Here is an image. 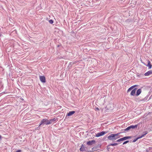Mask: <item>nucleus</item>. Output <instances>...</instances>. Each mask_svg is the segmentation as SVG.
Returning a JSON list of instances; mask_svg holds the SVG:
<instances>
[{
	"label": "nucleus",
	"mask_w": 152,
	"mask_h": 152,
	"mask_svg": "<svg viewBox=\"0 0 152 152\" xmlns=\"http://www.w3.org/2000/svg\"><path fill=\"white\" fill-rule=\"evenodd\" d=\"M121 133H117L116 134H112L107 137V138L108 140L113 141H114L118 138L120 137L119 135Z\"/></svg>",
	"instance_id": "obj_1"
},
{
	"label": "nucleus",
	"mask_w": 152,
	"mask_h": 152,
	"mask_svg": "<svg viewBox=\"0 0 152 152\" xmlns=\"http://www.w3.org/2000/svg\"><path fill=\"white\" fill-rule=\"evenodd\" d=\"M137 125H135L134 126V125H132L128 127H127L125 129H124V131H128L131 129H134L135 128H137Z\"/></svg>",
	"instance_id": "obj_2"
},
{
	"label": "nucleus",
	"mask_w": 152,
	"mask_h": 152,
	"mask_svg": "<svg viewBox=\"0 0 152 152\" xmlns=\"http://www.w3.org/2000/svg\"><path fill=\"white\" fill-rule=\"evenodd\" d=\"M107 133V132H104L102 131L101 132L98 133L96 135V137H98L101 136H102L106 134Z\"/></svg>",
	"instance_id": "obj_3"
},
{
	"label": "nucleus",
	"mask_w": 152,
	"mask_h": 152,
	"mask_svg": "<svg viewBox=\"0 0 152 152\" xmlns=\"http://www.w3.org/2000/svg\"><path fill=\"white\" fill-rule=\"evenodd\" d=\"M48 120L47 119H43L41 121V123L39 124V126L42 124H45L46 125H48L47 123H48Z\"/></svg>",
	"instance_id": "obj_4"
},
{
	"label": "nucleus",
	"mask_w": 152,
	"mask_h": 152,
	"mask_svg": "<svg viewBox=\"0 0 152 152\" xmlns=\"http://www.w3.org/2000/svg\"><path fill=\"white\" fill-rule=\"evenodd\" d=\"M95 142V141L94 140H93L91 141H88L87 142V144L88 145H91L92 144H94Z\"/></svg>",
	"instance_id": "obj_5"
},
{
	"label": "nucleus",
	"mask_w": 152,
	"mask_h": 152,
	"mask_svg": "<svg viewBox=\"0 0 152 152\" xmlns=\"http://www.w3.org/2000/svg\"><path fill=\"white\" fill-rule=\"evenodd\" d=\"M39 79L40 80L42 83L45 82V78L44 76H40Z\"/></svg>",
	"instance_id": "obj_6"
},
{
	"label": "nucleus",
	"mask_w": 152,
	"mask_h": 152,
	"mask_svg": "<svg viewBox=\"0 0 152 152\" xmlns=\"http://www.w3.org/2000/svg\"><path fill=\"white\" fill-rule=\"evenodd\" d=\"M152 74V71L150 70L145 73L144 75L146 76H148Z\"/></svg>",
	"instance_id": "obj_7"
},
{
	"label": "nucleus",
	"mask_w": 152,
	"mask_h": 152,
	"mask_svg": "<svg viewBox=\"0 0 152 152\" xmlns=\"http://www.w3.org/2000/svg\"><path fill=\"white\" fill-rule=\"evenodd\" d=\"M136 88H135L131 92L130 94L131 95L134 96L135 95V92L136 91Z\"/></svg>",
	"instance_id": "obj_8"
},
{
	"label": "nucleus",
	"mask_w": 152,
	"mask_h": 152,
	"mask_svg": "<svg viewBox=\"0 0 152 152\" xmlns=\"http://www.w3.org/2000/svg\"><path fill=\"white\" fill-rule=\"evenodd\" d=\"M75 113V111H70L67 114V115L68 116H71L74 114Z\"/></svg>",
	"instance_id": "obj_9"
},
{
	"label": "nucleus",
	"mask_w": 152,
	"mask_h": 152,
	"mask_svg": "<svg viewBox=\"0 0 152 152\" xmlns=\"http://www.w3.org/2000/svg\"><path fill=\"white\" fill-rule=\"evenodd\" d=\"M141 91H142L141 89H138L137 91V93H136V96H139L140 94L141 93Z\"/></svg>",
	"instance_id": "obj_10"
},
{
	"label": "nucleus",
	"mask_w": 152,
	"mask_h": 152,
	"mask_svg": "<svg viewBox=\"0 0 152 152\" xmlns=\"http://www.w3.org/2000/svg\"><path fill=\"white\" fill-rule=\"evenodd\" d=\"M146 66L148 67L149 69H150L151 68L152 65L151 64V62L150 61H148V63Z\"/></svg>",
	"instance_id": "obj_11"
},
{
	"label": "nucleus",
	"mask_w": 152,
	"mask_h": 152,
	"mask_svg": "<svg viewBox=\"0 0 152 152\" xmlns=\"http://www.w3.org/2000/svg\"><path fill=\"white\" fill-rule=\"evenodd\" d=\"M123 138V140H126L128 139H130L131 138V136H126L125 137Z\"/></svg>",
	"instance_id": "obj_12"
},
{
	"label": "nucleus",
	"mask_w": 152,
	"mask_h": 152,
	"mask_svg": "<svg viewBox=\"0 0 152 152\" xmlns=\"http://www.w3.org/2000/svg\"><path fill=\"white\" fill-rule=\"evenodd\" d=\"M148 133V132L146 131L144 132L143 133V134L141 136H140V137L141 138H142L145 135L147 134Z\"/></svg>",
	"instance_id": "obj_13"
},
{
	"label": "nucleus",
	"mask_w": 152,
	"mask_h": 152,
	"mask_svg": "<svg viewBox=\"0 0 152 152\" xmlns=\"http://www.w3.org/2000/svg\"><path fill=\"white\" fill-rule=\"evenodd\" d=\"M52 119H51L49 120H48V123H47V124H51L53 121H52Z\"/></svg>",
	"instance_id": "obj_14"
},
{
	"label": "nucleus",
	"mask_w": 152,
	"mask_h": 152,
	"mask_svg": "<svg viewBox=\"0 0 152 152\" xmlns=\"http://www.w3.org/2000/svg\"><path fill=\"white\" fill-rule=\"evenodd\" d=\"M80 151H83L85 150V148L84 147H83V146L82 147L80 148Z\"/></svg>",
	"instance_id": "obj_15"
},
{
	"label": "nucleus",
	"mask_w": 152,
	"mask_h": 152,
	"mask_svg": "<svg viewBox=\"0 0 152 152\" xmlns=\"http://www.w3.org/2000/svg\"><path fill=\"white\" fill-rule=\"evenodd\" d=\"M140 138H141V137H137L136 139L133 140V142H135L137 140H138V139H140Z\"/></svg>",
	"instance_id": "obj_16"
},
{
	"label": "nucleus",
	"mask_w": 152,
	"mask_h": 152,
	"mask_svg": "<svg viewBox=\"0 0 152 152\" xmlns=\"http://www.w3.org/2000/svg\"><path fill=\"white\" fill-rule=\"evenodd\" d=\"M118 145V143H114L113 144H110V145H112L113 146H114Z\"/></svg>",
	"instance_id": "obj_17"
},
{
	"label": "nucleus",
	"mask_w": 152,
	"mask_h": 152,
	"mask_svg": "<svg viewBox=\"0 0 152 152\" xmlns=\"http://www.w3.org/2000/svg\"><path fill=\"white\" fill-rule=\"evenodd\" d=\"M123 141V138H121L118 140L117 141V142H120V141Z\"/></svg>",
	"instance_id": "obj_18"
},
{
	"label": "nucleus",
	"mask_w": 152,
	"mask_h": 152,
	"mask_svg": "<svg viewBox=\"0 0 152 152\" xmlns=\"http://www.w3.org/2000/svg\"><path fill=\"white\" fill-rule=\"evenodd\" d=\"M49 23L50 24H52L53 23V21L52 20H49Z\"/></svg>",
	"instance_id": "obj_19"
},
{
	"label": "nucleus",
	"mask_w": 152,
	"mask_h": 152,
	"mask_svg": "<svg viewBox=\"0 0 152 152\" xmlns=\"http://www.w3.org/2000/svg\"><path fill=\"white\" fill-rule=\"evenodd\" d=\"M92 151H94L96 150V147H93L92 148Z\"/></svg>",
	"instance_id": "obj_20"
},
{
	"label": "nucleus",
	"mask_w": 152,
	"mask_h": 152,
	"mask_svg": "<svg viewBox=\"0 0 152 152\" xmlns=\"http://www.w3.org/2000/svg\"><path fill=\"white\" fill-rule=\"evenodd\" d=\"M129 142V141H125V142H124L123 143V145H124V144H126L127 143Z\"/></svg>",
	"instance_id": "obj_21"
},
{
	"label": "nucleus",
	"mask_w": 152,
	"mask_h": 152,
	"mask_svg": "<svg viewBox=\"0 0 152 152\" xmlns=\"http://www.w3.org/2000/svg\"><path fill=\"white\" fill-rule=\"evenodd\" d=\"M132 90L131 89V88H129V89H128L127 91V93L129 92L131 90Z\"/></svg>",
	"instance_id": "obj_22"
},
{
	"label": "nucleus",
	"mask_w": 152,
	"mask_h": 152,
	"mask_svg": "<svg viewBox=\"0 0 152 152\" xmlns=\"http://www.w3.org/2000/svg\"><path fill=\"white\" fill-rule=\"evenodd\" d=\"M134 86H133L131 87H130V88H131V89L132 90L134 88Z\"/></svg>",
	"instance_id": "obj_23"
},
{
	"label": "nucleus",
	"mask_w": 152,
	"mask_h": 152,
	"mask_svg": "<svg viewBox=\"0 0 152 152\" xmlns=\"http://www.w3.org/2000/svg\"><path fill=\"white\" fill-rule=\"evenodd\" d=\"M21 150H19L18 151H17L15 152H21Z\"/></svg>",
	"instance_id": "obj_24"
},
{
	"label": "nucleus",
	"mask_w": 152,
	"mask_h": 152,
	"mask_svg": "<svg viewBox=\"0 0 152 152\" xmlns=\"http://www.w3.org/2000/svg\"><path fill=\"white\" fill-rule=\"evenodd\" d=\"M52 119V120H52V121H53V122H54V121L56 120H55V118L53 119Z\"/></svg>",
	"instance_id": "obj_25"
},
{
	"label": "nucleus",
	"mask_w": 152,
	"mask_h": 152,
	"mask_svg": "<svg viewBox=\"0 0 152 152\" xmlns=\"http://www.w3.org/2000/svg\"><path fill=\"white\" fill-rule=\"evenodd\" d=\"M97 110H99V109L98 108H96Z\"/></svg>",
	"instance_id": "obj_26"
},
{
	"label": "nucleus",
	"mask_w": 152,
	"mask_h": 152,
	"mask_svg": "<svg viewBox=\"0 0 152 152\" xmlns=\"http://www.w3.org/2000/svg\"><path fill=\"white\" fill-rule=\"evenodd\" d=\"M1 136L0 135V139L1 138Z\"/></svg>",
	"instance_id": "obj_27"
}]
</instances>
